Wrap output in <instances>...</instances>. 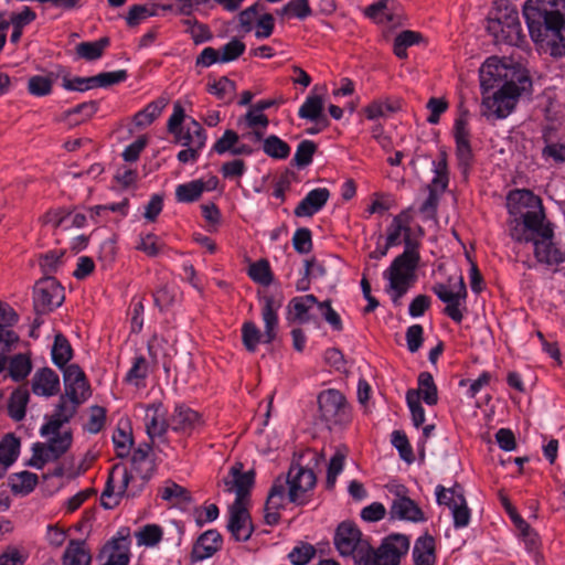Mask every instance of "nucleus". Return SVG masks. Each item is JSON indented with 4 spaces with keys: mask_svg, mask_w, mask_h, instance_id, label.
<instances>
[{
    "mask_svg": "<svg viewBox=\"0 0 565 565\" xmlns=\"http://www.w3.org/2000/svg\"><path fill=\"white\" fill-rule=\"evenodd\" d=\"M531 87L525 72L507 66L495 56L487 58L480 68L482 115L488 119L508 117L522 93Z\"/></svg>",
    "mask_w": 565,
    "mask_h": 565,
    "instance_id": "obj_1",
    "label": "nucleus"
},
{
    "mask_svg": "<svg viewBox=\"0 0 565 565\" xmlns=\"http://www.w3.org/2000/svg\"><path fill=\"white\" fill-rule=\"evenodd\" d=\"M412 211L406 210L396 215L387 228L386 247L405 243V250L396 257L391 266L383 273V277L388 281L386 291L395 305L399 303L401 298L408 291L416 280L415 269L419 262V252L417 245L413 244L409 237V225L412 221Z\"/></svg>",
    "mask_w": 565,
    "mask_h": 565,
    "instance_id": "obj_2",
    "label": "nucleus"
},
{
    "mask_svg": "<svg viewBox=\"0 0 565 565\" xmlns=\"http://www.w3.org/2000/svg\"><path fill=\"white\" fill-rule=\"evenodd\" d=\"M523 15L535 43L565 55V0H526Z\"/></svg>",
    "mask_w": 565,
    "mask_h": 565,
    "instance_id": "obj_3",
    "label": "nucleus"
},
{
    "mask_svg": "<svg viewBox=\"0 0 565 565\" xmlns=\"http://www.w3.org/2000/svg\"><path fill=\"white\" fill-rule=\"evenodd\" d=\"M243 465L237 462L231 467L226 477L223 478V491L234 493L235 500L228 510L227 529L232 536L238 542H246L250 539L254 526L247 510L249 491L254 483L252 470L242 472Z\"/></svg>",
    "mask_w": 565,
    "mask_h": 565,
    "instance_id": "obj_4",
    "label": "nucleus"
},
{
    "mask_svg": "<svg viewBox=\"0 0 565 565\" xmlns=\"http://www.w3.org/2000/svg\"><path fill=\"white\" fill-rule=\"evenodd\" d=\"M431 276L435 279L431 290L446 305L444 313L460 323L467 311V288L460 270L450 260H439Z\"/></svg>",
    "mask_w": 565,
    "mask_h": 565,
    "instance_id": "obj_5",
    "label": "nucleus"
},
{
    "mask_svg": "<svg viewBox=\"0 0 565 565\" xmlns=\"http://www.w3.org/2000/svg\"><path fill=\"white\" fill-rule=\"evenodd\" d=\"M507 206L510 215H520L529 234L535 238L545 234V228H552L545 222L541 200L529 190H515L509 193Z\"/></svg>",
    "mask_w": 565,
    "mask_h": 565,
    "instance_id": "obj_6",
    "label": "nucleus"
},
{
    "mask_svg": "<svg viewBox=\"0 0 565 565\" xmlns=\"http://www.w3.org/2000/svg\"><path fill=\"white\" fill-rule=\"evenodd\" d=\"M488 20L487 30L495 43L519 46L525 39L518 10L510 0L495 1V8Z\"/></svg>",
    "mask_w": 565,
    "mask_h": 565,
    "instance_id": "obj_7",
    "label": "nucleus"
},
{
    "mask_svg": "<svg viewBox=\"0 0 565 565\" xmlns=\"http://www.w3.org/2000/svg\"><path fill=\"white\" fill-rule=\"evenodd\" d=\"M262 318L264 321V333L253 321H246L242 326V341L249 352H255L258 344L270 343L275 340L278 328V310L281 301L275 299L271 295L260 297Z\"/></svg>",
    "mask_w": 565,
    "mask_h": 565,
    "instance_id": "obj_8",
    "label": "nucleus"
},
{
    "mask_svg": "<svg viewBox=\"0 0 565 565\" xmlns=\"http://www.w3.org/2000/svg\"><path fill=\"white\" fill-rule=\"evenodd\" d=\"M167 129L174 141L182 147L203 149L206 143V131L194 118H186L180 102L173 104V110L168 119Z\"/></svg>",
    "mask_w": 565,
    "mask_h": 565,
    "instance_id": "obj_9",
    "label": "nucleus"
},
{
    "mask_svg": "<svg viewBox=\"0 0 565 565\" xmlns=\"http://www.w3.org/2000/svg\"><path fill=\"white\" fill-rule=\"evenodd\" d=\"M134 477L122 465H115L108 476L100 502L105 509L116 508L124 497H135L140 487H135Z\"/></svg>",
    "mask_w": 565,
    "mask_h": 565,
    "instance_id": "obj_10",
    "label": "nucleus"
},
{
    "mask_svg": "<svg viewBox=\"0 0 565 565\" xmlns=\"http://www.w3.org/2000/svg\"><path fill=\"white\" fill-rule=\"evenodd\" d=\"M334 546L343 557H352L355 565H361L370 550V543L360 529L351 522H342L334 533Z\"/></svg>",
    "mask_w": 565,
    "mask_h": 565,
    "instance_id": "obj_11",
    "label": "nucleus"
},
{
    "mask_svg": "<svg viewBox=\"0 0 565 565\" xmlns=\"http://www.w3.org/2000/svg\"><path fill=\"white\" fill-rule=\"evenodd\" d=\"M276 480L284 482L287 500L300 505L306 503L307 493L316 486L315 472L300 465H292L286 478L278 477Z\"/></svg>",
    "mask_w": 565,
    "mask_h": 565,
    "instance_id": "obj_12",
    "label": "nucleus"
},
{
    "mask_svg": "<svg viewBox=\"0 0 565 565\" xmlns=\"http://www.w3.org/2000/svg\"><path fill=\"white\" fill-rule=\"evenodd\" d=\"M409 540L402 534L386 537L381 546L374 551L370 545L367 556L361 565H398L401 557L407 553Z\"/></svg>",
    "mask_w": 565,
    "mask_h": 565,
    "instance_id": "obj_13",
    "label": "nucleus"
},
{
    "mask_svg": "<svg viewBox=\"0 0 565 565\" xmlns=\"http://www.w3.org/2000/svg\"><path fill=\"white\" fill-rule=\"evenodd\" d=\"M46 444H35L33 446V456L31 465L38 469H42L46 462L55 461L62 457L71 447L72 434L67 430L50 433Z\"/></svg>",
    "mask_w": 565,
    "mask_h": 565,
    "instance_id": "obj_14",
    "label": "nucleus"
},
{
    "mask_svg": "<svg viewBox=\"0 0 565 565\" xmlns=\"http://www.w3.org/2000/svg\"><path fill=\"white\" fill-rule=\"evenodd\" d=\"M136 412L142 419L146 433L152 441L161 439L170 428V419H167L168 411L162 402L139 404Z\"/></svg>",
    "mask_w": 565,
    "mask_h": 565,
    "instance_id": "obj_15",
    "label": "nucleus"
},
{
    "mask_svg": "<svg viewBox=\"0 0 565 565\" xmlns=\"http://www.w3.org/2000/svg\"><path fill=\"white\" fill-rule=\"evenodd\" d=\"M64 301V288L52 277L35 284L33 292L34 308L40 313L50 312Z\"/></svg>",
    "mask_w": 565,
    "mask_h": 565,
    "instance_id": "obj_16",
    "label": "nucleus"
},
{
    "mask_svg": "<svg viewBox=\"0 0 565 565\" xmlns=\"http://www.w3.org/2000/svg\"><path fill=\"white\" fill-rule=\"evenodd\" d=\"M536 260L547 267H557L565 262V248L555 242L553 228H545L542 237L533 241Z\"/></svg>",
    "mask_w": 565,
    "mask_h": 565,
    "instance_id": "obj_17",
    "label": "nucleus"
},
{
    "mask_svg": "<svg viewBox=\"0 0 565 565\" xmlns=\"http://www.w3.org/2000/svg\"><path fill=\"white\" fill-rule=\"evenodd\" d=\"M319 408L324 420L343 424L349 418L345 397L338 390L329 388L318 396Z\"/></svg>",
    "mask_w": 565,
    "mask_h": 565,
    "instance_id": "obj_18",
    "label": "nucleus"
},
{
    "mask_svg": "<svg viewBox=\"0 0 565 565\" xmlns=\"http://www.w3.org/2000/svg\"><path fill=\"white\" fill-rule=\"evenodd\" d=\"M204 424L202 415L184 404L177 405L170 416L171 430L184 437L200 433Z\"/></svg>",
    "mask_w": 565,
    "mask_h": 565,
    "instance_id": "obj_19",
    "label": "nucleus"
},
{
    "mask_svg": "<svg viewBox=\"0 0 565 565\" xmlns=\"http://www.w3.org/2000/svg\"><path fill=\"white\" fill-rule=\"evenodd\" d=\"M65 392L73 404H82L90 396L89 384L83 370L71 364L64 371Z\"/></svg>",
    "mask_w": 565,
    "mask_h": 565,
    "instance_id": "obj_20",
    "label": "nucleus"
},
{
    "mask_svg": "<svg viewBox=\"0 0 565 565\" xmlns=\"http://www.w3.org/2000/svg\"><path fill=\"white\" fill-rule=\"evenodd\" d=\"M242 136L232 129H226L224 134L214 142L212 150L217 154L230 153L232 156H249L253 153V147L243 142Z\"/></svg>",
    "mask_w": 565,
    "mask_h": 565,
    "instance_id": "obj_21",
    "label": "nucleus"
},
{
    "mask_svg": "<svg viewBox=\"0 0 565 565\" xmlns=\"http://www.w3.org/2000/svg\"><path fill=\"white\" fill-rule=\"evenodd\" d=\"M282 483L281 480H275L268 493L264 515L268 525H276L279 522L280 510L289 502L286 492H284Z\"/></svg>",
    "mask_w": 565,
    "mask_h": 565,
    "instance_id": "obj_22",
    "label": "nucleus"
},
{
    "mask_svg": "<svg viewBox=\"0 0 565 565\" xmlns=\"http://www.w3.org/2000/svg\"><path fill=\"white\" fill-rule=\"evenodd\" d=\"M222 545V535L216 530H207L194 543L192 556L195 561L206 559L220 551Z\"/></svg>",
    "mask_w": 565,
    "mask_h": 565,
    "instance_id": "obj_23",
    "label": "nucleus"
},
{
    "mask_svg": "<svg viewBox=\"0 0 565 565\" xmlns=\"http://www.w3.org/2000/svg\"><path fill=\"white\" fill-rule=\"evenodd\" d=\"M58 391L60 379L53 370L44 367L35 372L32 379V392L35 395L50 397Z\"/></svg>",
    "mask_w": 565,
    "mask_h": 565,
    "instance_id": "obj_24",
    "label": "nucleus"
},
{
    "mask_svg": "<svg viewBox=\"0 0 565 565\" xmlns=\"http://www.w3.org/2000/svg\"><path fill=\"white\" fill-rule=\"evenodd\" d=\"M329 191L318 188L310 191L296 206L295 215L298 217H310L318 213L328 202Z\"/></svg>",
    "mask_w": 565,
    "mask_h": 565,
    "instance_id": "obj_25",
    "label": "nucleus"
},
{
    "mask_svg": "<svg viewBox=\"0 0 565 565\" xmlns=\"http://www.w3.org/2000/svg\"><path fill=\"white\" fill-rule=\"evenodd\" d=\"M71 399L61 398L56 406L54 414L50 417L49 422L41 427V435L49 436L50 433H56L62 428L63 424L67 423L74 415L76 406Z\"/></svg>",
    "mask_w": 565,
    "mask_h": 565,
    "instance_id": "obj_26",
    "label": "nucleus"
},
{
    "mask_svg": "<svg viewBox=\"0 0 565 565\" xmlns=\"http://www.w3.org/2000/svg\"><path fill=\"white\" fill-rule=\"evenodd\" d=\"M18 322V315L14 309L7 302L0 301V344L13 345L18 342L19 337L12 330V327Z\"/></svg>",
    "mask_w": 565,
    "mask_h": 565,
    "instance_id": "obj_27",
    "label": "nucleus"
},
{
    "mask_svg": "<svg viewBox=\"0 0 565 565\" xmlns=\"http://www.w3.org/2000/svg\"><path fill=\"white\" fill-rule=\"evenodd\" d=\"M315 306L319 307V301L313 295L292 298L288 303L290 319L301 324L311 321L309 312Z\"/></svg>",
    "mask_w": 565,
    "mask_h": 565,
    "instance_id": "obj_28",
    "label": "nucleus"
},
{
    "mask_svg": "<svg viewBox=\"0 0 565 565\" xmlns=\"http://www.w3.org/2000/svg\"><path fill=\"white\" fill-rule=\"evenodd\" d=\"M63 565H90L92 554L85 541L71 540L62 556Z\"/></svg>",
    "mask_w": 565,
    "mask_h": 565,
    "instance_id": "obj_29",
    "label": "nucleus"
},
{
    "mask_svg": "<svg viewBox=\"0 0 565 565\" xmlns=\"http://www.w3.org/2000/svg\"><path fill=\"white\" fill-rule=\"evenodd\" d=\"M107 555L104 565H128L129 563V541L127 537L113 539L103 551Z\"/></svg>",
    "mask_w": 565,
    "mask_h": 565,
    "instance_id": "obj_30",
    "label": "nucleus"
},
{
    "mask_svg": "<svg viewBox=\"0 0 565 565\" xmlns=\"http://www.w3.org/2000/svg\"><path fill=\"white\" fill-rule=\"evenodd\" d=\"M129 212V200L124 199L120 202L107 203L89 207V216L95 224H107L108 220H98L102 213L114 214V222H118L126 217Z\"/></svg>",
    "mask_w": 565,
    "mask_h": 565,
    "instance_id": "obj_31",
    "label": "nucleus"
},
{
    "mask_svg": "<svg viewBox=\"0 0 565 565\" xmlns=\"http://www.w3.org/2000/svg\"><path fill=\"white\" fill-rule=\"evenodd\" d=\"M392 519L419 521L422 519V510L418 505L407 497L398 495L392 503L390 509Z\"/></svg>",
    "mask_w": 565,
    "mask_h": 565,
    "instance_id": "obj_32",
    "label": "nucleus"
},
{
    "mask_svg": "<svg viewBox=\"0 0 565 565\" xmlns=\"http://www.w3.org/2000/svg\"><path fill=\"white\" fill-rule=\"evenodd\" d=\"M424 392V373H419L417 377V388L408 390L406 394V402L412 414V420L415 427H419L424 423V411L422 408V401Z\"/></svg>",
    "mask_w": 565,
    "mask_h": 565,
    "instance_id": "obj_33",
    "label": "nucleus"
},
{
    "mask_svg": "<svg viewBox=\"0 0 565 565\" xmlns=\"http://www.w3.org/2000/svg\"><path fill=\"white\" fill-rule=\"evenodd\" d=\"M56 77L62 78V87L68 92L84 93L97 88L95 75L88 77H70V72L60 66L56 72Z\"/></svg>",
    "mask_w": 565,
    "mask_h": 565,
    "instance_id": "obj_34",
    "label": "nucleus"
},
{
    "mask_svg": "<svg viewBox=\"0 0 565 565\" xmlns=\"http://www.w3.org/2000/svg\"><path fill=\"white\" fill-rule=\"evenodd\" d=\"M20 441L13 435H6L0 441V478L19 456Z\"/></svg>",
    "mask_w": 565,
    "mask_h": 565,
    "instance_id": "obj_35",
    "label": "nucleus"
},
{
    "mask_svg": "<svg viewBox=\"0 0 565 565\" xmlns=\"http://www.w3.org/2000/svg\"><path fill=\"white\" fill-rule=\"evenodd\" d=\"M216 182L213 184H203L201 180H192L188 183L178 185L175 190L177 201L180 203H191L200 199L204 190L216 188Z\"/></svg>",
    "mask_w": 565,
    "mask_h": 565,
    "instance_id": "obj_36",
    "label": "nucleus"
},
{
    "mask_svg": "<svg viewBox=\"0 0 565 565\" xmlns=\"http://www.w3.org/2000/svg\"><path fill=\"white\" fill-rule=\"evenodd\" d=\"M109 44L110 41L106 36L96 41L81 42L75 46V54L78 58L85 61H96L103 56Z\"/></svg>",
    "mask_w": 565,
    "mask_h": 565,
    "instance_id": "obj_37",
    "label": "nucleus"
},
{
    "mask_svg": "<svg viewBox=\"0 0 565 565\" xmlns=\"http://www.w3.org/2000/svg\"><path fill=\"white\" fill-rule=\"evenodd\" d=\"M169 100L166 97H159L149 103L143 109L135 115V124L138 127H146L151 125L167 107Z\"/></svg>",
    "mask_w": 565,
    "mask_h": 565,
    "instance_id": "obj_38",
    "label": "nucleus"
},
{
    "mask_svg": "<svg viewBox=\"0 0 565 565\" xmlns=\"http://www.w3.org/2000/svg\"><path fill=\"white\" fill-rule=\"evenodd\" d=\"M29 397V391L25 387H19L11 393L8 402V413L12 419L21 420L24 418Z\"/></svg>",
    "mask_w": 565,
    "mask_h": 565,
    "instance_id": "obj_39",
    "label": "nucleus"
},
{
    "mask_svg": "<svg viewBox=\"0 0 565 565\" xmlns=\"http://www.w3.org/2000/svg\"><path fill=\"white\" fill-rule=\"evenodd\" d=\"M113 443L117 457L125 458L130 454L134 439L128 424L119 423L113 434Z\"/></svg>",
    "mask_w": 565,
    "mask_h": 565,
    "instance_id": "obj_40",
    "label": "nucleus"
},
{
    "mask_svg": "<svg viewBox=\"0 0 565 565\" xmlns=\"http://www.w3.org/2000/svg\"><path fill=\"white\" fill-rule=\"evenodd\" d=\"M56 72L47 75H33L28 79V92L35 97L49 96L53 89V83L56 79Z\"/></svg>",
    "mask_w": 565,
    "mask_h": 565,
    "instance_id": "obj_41",
    "label": "nucleus"
},
{
    "mask_svg": "<svg viewBox=\"0 0 565 565\" xmlns=\"http://www.w3.org/2000/svg\"><path fill=\"white\" fill-rule=\"evenodd\" d=\"M323 98L319 95H308L298 110V116L302 119L318 122L323 115Z\"/></svg>",
    "mask_w": 565,
    "mask_h": 565,
    "instance_id": "obj_42",
    "label": "nucleus"
},
{
    "mask_svg": "<svg viewBox=\"0 0 565 565\" xmlns=\"http://www.w3.org/2000/svg\"><path fill=\"white\" fill-rule=\"evenodd\" d=\"M150 452L151 447L149 445L139 446L132 452V466L138 472L142 473L143 481L150 478L154 467L150 459Z\"/></svg>",
    "mask_w": 565,
    "mask_h": 565,
    "instance_id": "obj_43",
    "label": "nucleus"
},
{
    "mask_svg": "<svg viewBox=\"0 0 565 565\" xmlns=\"http://www.w3.org/2000/svg\"><path fill=\"white\" fill-rule=\"evenodd\" d=\"M51 354L53 363L58 367L65 366L72 359L73 349L70 341L63 334L58 333L55 335Z\"/></svg>",
    "mask_w": 565,
    "mask_h": 565,
    "instance_id": "obj_44",
    "label": "nucleus"
},
{
    "mask_svg": "<svg viewBox=\"0 0 565 565\" xmlns=\"http://www.w3.org/2000/svg\"><path fill=\"white\" fill-rule=\"evenodd\" d=\"M159 495L162 500L172 505H177L189 500V493L185 488L179 486L172 480H167L159 489Z\"/></svg>",
    "mask_w": 565,
    "mask_h": 565,
    "instance_id": "obj_45",
    "label": "nucleus"
},
{
    "mask_svg": "<svg viewBox=\"0 0 565 565\" xmlns=\"http://www.w3.org/2000/svg\"><path fill=\"white\" fill-rule=\"evenodd\" d=\"M38 476L30 471H21L10 477L9 482L13 493L28 494L38 484Z\"/></svg>",
    "mask_w": 565,
    "mask_h": 565,
    "instance_id": "obj_46",
    "label": "nucleus"
},
{
    "mask_svg": "<svg viewBox=\"0 0 565 565\" xmlns=\"http://www.w3.org/2000/svg\"><path fill=\"white\" fill-rule=\"evenodd\" d=\"M423 40L422 33L405 30L398 33L394 40L393 52L394 54L403 60L407 57V47L418 44Z\"/></svg>",
    "mask_w": 565,
    "mask_h": 565,
    "instance_id": "obj_47",
    "label": "nucleus"
},
{
    "mask_svg": "<svg viewBox=\"0 0 565 565\" xmlns=\"http://www.w3.org/2000/svg\"><path fill=\"white\" fill-rule=\"evenodd\" d=\"M264 152L274 159H286L290 154L289 145L275 135L268 136L263 141Z\"/></svg>",
    "mask_w": 565,
    "mask_h": 565,
    "instance_id": "obj_48",
    "label": "nucleus"
},
{
    "mask_svg": "<svg viewBox=\"0 0 565 565\" xmlns=\"http://www.w3.org/2000/svg\"><path fill=\"white\" fill-rule=\"evenodd\" d=\"M9 374L14 381L24 380L32 370L31 359L26 354H17L9 362Z\"/></svg>",
    "mask_w": 565,
    "mask_h": 565,
    "instance_id": "obj_49",
    "label": "nucleus"
},
{
    "mask_svg": "<svg viewBox=\"0 0 565 565\" xmlns=\"http://www.w3.org/2000/svg\"><path fill=\"white\" fill-rule=\"evenodd\" d=\"M148 362L142 356H136L134 359L132 365L126 374V382L135 385L136 387L142 386V382L147 379L149 370Z\"/></svg>",
    "mask_w": 565,
    "mask_h": 565,
    "instance_id": "obj_50",
    "label": "nucleus"
},
{
    "mask_svg": "<svg viewBox=\"0 0 565 565\" xmlns=\"http://www.w3.org/2000/svg\"><path fill=\"white\" fill-rule=\"evenodd\" d=\"M248 276L250 279L262 286H269L273 282V273L269 263L260 259L249 265Z\"/></svg>",
    "mask_w": 565,
    "mask_h": 565,
    "instance_id": "obj_51",
    "label": "nucleus"
},
{
    "mask_svg": "<svg viewBox=\"0 0 565 565\" xmlns=\"http://www.w3.org/2000/svg\"><path fill=\"white\" fill-rule=\"evenodd\" d=\"M236 89V84L232 79L226 76H222L214 82H209L206 85V90L215 96L217 99L224 100Z\"/></svg>",
    "mask_w": 565,
    "mask_h": 565,
    "instance_id": "obj_52",
    "label": "nucleus"
},
{
    "mask_svg": "<svg viewBox=\"0 0 565 565\" xmlns=\"http://www.w3.org/2000/svg\"><path fill=\"white\" fill-rule=\"evenodd\" d=\"M277 13L305 20L312 14V10L308 0H289Z\"/></svg>",
    "mask_w": 565,
    "mask_h": 565,
    "instance_id": "obj_53",
    "label": "nucleus"
},
{
    "mask_svg": "<svg viewBox=\"0 0 565 565\" xmlns=\"http://www.w3.org/2000/svg\"><path fill=\"white\" fill-rule=\"evenodd\" d=\"M391 437L392 445L397 449L399 457L407 463H412L415 456L406 434L402 430H394Z\"/></svg>",
    "mask_w": 565,
    "mask_h": 565,
    "instance_id": "obj_54",
    "label": "nucleus"
},
{
    "mask_svg": "<svg viewBox=\"0 0 565 565\" xmlns=\"http://www.w3.org/2000/svg\"><path fill=\"white\" fill-rule=\"evenodd\" d=\"M460 493V490L457 492ZM459 500L454 504L450 510L454 518L455 527H466L470 522V509L468 508L465 494H457Z\"/></svg>",
    "mask_w": 565,
    "mask_h": 565,
    "instance_id": "obj_55",
    "label": "nucleus"
},
{
    "mask_svg": "<svg viewBox=\"0 0 565 565\" xmlns=\"http://www.w3.org/2000/svg\"><path fill=\"white\" fill-rule=\"evenodd\" d=\"M398 108L397 104L391 103L390 100H374L364 108V113L367 119L374 120L381 117H385L391 113L396 111Z\"/></svg>",
    "mask_w": 565,
    "mask_h": 565,
    "instance_id": "obj_56",
    "label": "nucleus"
},
{
    "mask_svg": "<svg viewBox=\"0 0 565 565\" xmlns=\"http://www.w3.org/2000/svg\"><path fill=\"white\" fill-rule=\"evenodd\" d=\"M459 490L460 494H465L462 486H460L457 482L450 488H446L441 484H438L435 491L437 503L440 505H447L450 509L454 504L457 503V500H459V498L457 497V492Z\"/></svg>",
    "mask_w": 565,
    "mask_h": 565,
    "instance_id": "obj_57",
    "label": "nucleus"
},
{
    "mask_svg": "<svg viewBox=\"0 0 565 565\" xmlns=\"http://www.w3.org/2000/svg\"><path fill=\"white\" fill-rule=\"evenodd\" d=\"M136 536L139 545L154 546L162 540L163 531L157 524H147Z\"/></svg>",
    "mask_w": 565,
    "mask_h": 565,
    "instance_id": "obj_58",
    "label": "nucleus"
},
{
    "mask_svg": "<svg viewBox=\"0 0 565 565\" xmlns=\"http://www.w3.org/2000/svg\"><path fill=\"white\" fill-rule=\"evenodd\" d=\"M317 150V146L311 140H302L299 142L296 153L294 156L292 162L299 167L303 168L311 163L312 157Z\"/></svg>",
    "mask_w": 565,
    "mask_h": 565,
    "instance_id": "obj_59",
    "label": "nucleus"
},
{
    "mask_svg": "<svg viewBox=\"0 0 565 565\" xmlns=\"http://www.w3.org/2000/svg\"><path fill=\"white\" fill-rule=\"evenodd\" d=\"M246 45L237 38H233L224 44L220 50L221 63H230L236 61L244 52Z\"/></svg>",
    "mask_w": 565,
    "mask_h": 565,
    "instance_id": "obj_60",
    "label": "nucleus"
},
{
    "mask_svg": "<svg viewBox=\"0 0 565 565\" xmlns=\"http://www.w3.org/2000/svg\"><path fill=\"white\" fill-rule=\"evenodd\" d=\"M163 246V243L157 235L148 233L145 235H140V241L137 245V249L143 252L146 255L150 257H154L162 252Z\"/></svg>",
    "mask_w": 565,
    "mask_h": 565,
    "instance_id": "obj_61",
    "label": "nucleus"
},
{
    "mask_svg": "<svg viewBox=\"0 0 565 565\" xmlns=\"http://www.w3.org/2000/svg\"><path fill=\"white\" fill-rule=\"evenodd\" d=\"M513 217L508 221V231L512 239L516 242H532L534 237L531 236L525 228L520 215H512Z\"/></svg>",
    "mask_w": 565,
    "mask_h": 565,
    "instance_id": "obj_62",
    "label": "nucleus"
},
{
    "mask_svg": "<svg viewBox=\"0 0 565 565\" xmlns=\"http://www.w3.org/2000/svg\"><path fill=\"white\" fill-rule=\"evenodd\" d=\"M316 555V548L308 543H302L292 548L288 557L294 565H306Z\"/></svg>",
    "mask_w": 565,
    "mask_h": 565,
    "instance_id": "obj_63",
    "label": "nucleus"
},
{
    "mask_svg": "<svg viewBox=\"0 0 565 565\" xmlns=\"http://www.w3.org/2000/svg\"><path fill=\"white\" fill-rule=\"evenodd\" d=\"M106 409L102 406H92L89 409L88 419L85 424V429L92 434L99 433L105 426Z\"/></svg>",
    "mask_w": 565,
    "mask_h": 565,
    "instance_id": "obj_64",
    "label": "nucleus"
}]
</instances>
